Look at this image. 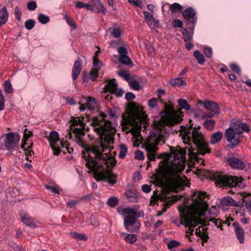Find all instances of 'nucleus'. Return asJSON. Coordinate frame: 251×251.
Masks as SVG:
<instances>
[{"instance_id": "1", "label": "nucleus", "mask_w": 251, "mask_h": 251, "mask_svg": "<svg viewBox=\"0 0 251 251\" xmlns=\"http://www.w3.org/2000/svg\"><path fill=\"white\" fill-rule=\"evenodd\" d=\"M91 125L99 135L100 141L87 149L88 156L85 157L83 163L89 169L88 173L93 172L97 181H103L114 185L117 182V176L107 169L116 164L115 157L109 153L116 130L102 112L92 118Z\"/></svg>"}, {"instance_id": "2", "label": "nucleus", "mask_w": 251, "mask_h": 251, "mask_svg": "<svg viewBox=\"0 0 251 251\" xmlns=\"http://www.w3.org/2000/svg\"><path fill=\"white\" fill-rule=\"evenodd\" d=\"M186 151L185 150L171 149L170 153L159 154L158 158H164L159 165L160 173L166 178V181L174 187H178L181 182V178L178 173L185 168Z\"/></svg>"}, {"instance_id": "3", "label": "nucleus", "mask_w": 251, "mask_h": 251, "mask_svg": "<svg viewBox=\"0 0 251 251\" xmlns=\"http://www.w3.org/2000/svg\"><path fill=\"white\" fill-rule=\"evenodd\" d=\"M200 129V126L197 128L196 127L193 128L192 126H189L180 133L184 143L190 145L192 141L195 145V148L194 149L191 147L188 149V154L190 159L192 161H197L198 162H200V161L198 154L203 155L206 153H209L211 151V150L207 147V144L204 141L203 135Z\"/></svg>"}, {"instance_id": "4", "label": "nucleus", "mask_w": 251, "mask_h": 251, "mask_svg": "<svg viewBox=\"0 0 251 251\" xmlns=\"http://www.w3.org/2000/svg\"><path fill=\"white\" fill-rule=\"evenodd\" d=\"M199 194H195L194 200L199 197ZM206 208L205 203H201L198 201H195L193 204L185 206L182 211L180 224H183L186 227H188L186 232V235L188 236L193 234L194 228L199 224L206 225V223L199 217L203 215Z\"/></svg>"}, {"instance_id": "5", "label": "nucleus", "mask_w": 251, "mask_h": 251, "mask_svg": "<svg viewBox=\"0 0 251 251\" xmlns=\"http://www.w3.org/2000/svg\"><path fill=\"white\" fill-rule=\"evenodd\" d=\"M149 121L148 116L143 111V108L135 104L131 106L129 112L126 115L122 116L121 125L124 130L131 133L134 136H137L140 133L142 125L146 128V124Z\"/></svg>"}, {"instance_id": "6", "label": "nucleus", "mask_w": 251, "mask_h": 251, "mask_svg": "<svg viewBox=\"0 0 251 251\" xmlns=\"http://www.w3.org/2000/svg\"><path fill=\"white\" fill-rule=\"evenodd\" d=\"M164 143V138L160 131L151 132L144 144V148L147 152V156L150 161L155 160L156 151L158 150L157 145Z\"/></svg>"}, {"instance_id": "7", "label": "nucleus", "mask_w": 251, "mask_h": 251, "mask_svg": "<svg viewBox=\"0 0 251 251\" xmlns=\"http://www.w3.org/2000/svg\"><path fill=\"white\" fill-rule=\"evenodd\" d=\"M197 193L199 195L197 199H196V201L201 202V203L203 202L206 204V208L204 211V213L199 217V219H201V218H202L203 219L204 218L205 220H207L208 222H212L218 227H220L221 229H223L222 226L221 225V221L215 218V217L216 216L218 213L217 208L215 206H212L209 209H208V204L207 202L204 200V198L206 195L205 193L199 191L194 192L192 195V203L191 204H193L195 202V200H194V197L195 194Z\"/></svg>"}, {"instance_id": "8", "label": "nucleus", "mask_w": 251, "mask_h": 251, "mask_svg": "<svg viewBox=\"0 0 251 251\" xmlns=\"http://www.w3.org/2000/svg\"><path fill=\"white\" fill-rule=\"evenodd\" d=\"M212 178L216 181L215 184L217 187L226 186L234 187L238 186L240 188L244 187V179L236 176H228L223 175L220 173H214Z\"/></svg>"}, {"instance_id": "9", "label": "nucleus", "mask_w": 251, "mask_h": 251, "mask_svg": "<svg viewBox=\"0 0 251 251\" xmlns=\"http://www.w3.org/2000/svg\"><path fill=\"white\" fill-rule=\"evenodd\" d=\"M161 120L168 126H173L179 124L182 120V114L176 111L171 104L165 103L164 111L161 112Z\"/></svg>"}, {"instance_id": "10", "label": "nucleus", "mask_w": 251, "mask_h": 251, "mask_svg": "<svg viewBox=\"0 0 251 251\" xmlns=\"http://www.w3.org/2000/svg\"><path fill=\"white\" fill-rule=\"evenodd\" d=\"M71 122L72 124L70 126L73 133L71 135V138L75 142L82 144L83 137L84 135L83 129H84L85 124L78 117H73Z\"/></svg>"}, {"instance_id": "11", "label": "nucleus", "mask_w": 251, "mask_h": 251, "mask_svg": "<svg viewBox=\"0 0 251 251\" xmlns=\"http://www.w3.org/2000/svg\"><path fill=\"white\" fill-rule=\"evenodd\" d=\"M5 136L4 145L8 150H16L18 146L21 137L17 132H8L3 134Z\"/></svg>"}, {"instance_id": "12", "label": "nucleus", "mask_w": 251, "mask_h": 251, "mask_svg": "<svg viewBox=\"0 0 251 251\" xmlns=\"http://www.w3.org/2000/svg\"><path fill=\"white\" fill-rule=\"evenodd\" d=\"M50 146L53 151L54 155H58L60 152V147H64L63 142L60 141L59 135L57 131H51L48 137Z\"/></svg>"}, {"instance_id": "13", "label": "nucleus", "mask_w": 251, "mask_h": 251, "mask_svg": "<svg viewBox=\"0 0 251 251\" xmlns=\"http://www.w3.org/2000/svg\"><path fill=\"white\" fill-rule=\"evenodd\" d=\"M32 135V133L30 131L27 130L26 128H25L24 130V136L22 140V143L21 145V148L25 151V154L26 156L25 159L29 161H31V160L29 159L28 155L31 156L32 155L34 154V151L31 150L32 143H31L30 145L28 146L27 148H25V146L26 144H27V140L29 139Z\"/></svg>"}, {"instance_id": "14", "label": "nucleus", "mask_w": 251, "mask_h": 251, "mask_svg": "<svg viewBox=\"0 0 251 251\" xmlns=\"http://www.w3.org/2000/svg\"><path fill=\"white\" fill-rule=\"evenodd\" d=\"M124 226L129 232H136L140 227V224L137 222L135 216L128 215L124 218Z\"/></svg>"}, {"instance_id": "15", "label": "nucleus", "mask_w": 251, "mask_h": 251, "mask_svg": "<svg viewBox=\"0 0 251 251\" xmlns=\"http://www.w3.org/2000/svg\"><path fill=\"white\" fill-rule=\"evenodd\" d=\"M118 83L115 79L109 80L107 82L104 87L105 92H109L111 94H115L117 97H121L124 93V91L117 88Z\"/></svg>"}, {"instance_id": "16", "label": "nucleus", "mask_w": 251, "mask_h": 251, "mask_svg": "<svg viewBox=\"0 0 251 251\" xmlns=\"http://www.w3.org/2000/svg\"><path fill=\"white\" fill-rule=\"evenodd\" d=\"M227 141L231 144L232 148L235 147L240 143L239 136L230 125L229 128L225 132Z\"/></svg>"}, {"instance_id": "17", "label": "nucleus", "mask_w": 251, "mask_h": 251, "mask_svg": "<svg viewBox=\"0 0 251 251\" xmlns=\"http://www.w3.org/2000/svg\"><path fill=\"white\" fill-rule=\"evenodd\" d=\"M230 125L239 137L244 131L248 132L250 131L249 126L246 124L242 123L240 121L232 120Z\"/></svg>"}, {"instance_id": "18", "label": "nucleus", "mask_w": 251, "mask_h": 251, "mask_svg": "<svg viewBox=\"0 0 251 251\" xmlns=\"http://www.w3.org/2000/svg\"><path fill=\"white\" fill-rule=\"evenodd\" d=\"M196 15V12L195 10L192 7L186 8L183 13V15L185 19L190 21L192 23V29L194 28L197 22Z\"/></svg>"}, {"instance_id": "19", "label": "nucleus", "mask_w": 251, "mask_h": 251, "mask_svg": "<svg viewBox=\"0 0 251 251\" xmlns=\"http://www.w3.org/2000/svg\"><path fill=\"white\" fill-rule=\"evenodd\" d=\"M229 165L233 169L238 170H243L245 166V162L235 157H230L227 159Z\"/></svg>"}, {"instance_id": "20", "label": "nucleus", "mask_w": 251, "mask_h": 251, "mask_svg": "<svg viewBox=\"0 0 251 251\" xmlns=\"http://www.w3.org/2000/svg\"><path fill=\"white\" fill-rule=\"evenodd\" d=\"M102 64L96 57H93V67L89 74V77L92 80H95L98 77V73L102 66Z\"/></svg>"}, {"instance_id": "21", "label": "nucleus", "mask_w": 251, "mask_h": 251, "mask_svg": "<svg viewBox=\"0 0 251 251\" xmlns=\"http://www.w3.org/2000/svg\"><path fill=\"white\" fill-rule=\"evenodd\" d=\"M199 103L202 104L205 109L212 111L215 114H217L220 113V107L217 103L213 101L206 100L202 102L200 100Z\"/></svg>"}, {"instance_id": "22", "label": "nucleus", "mask_w": 251, "mask_h": 251, "mask_svg": "<svg viewBox=\"0 0 251 251\" xmlns=\"http://www.w3.org/2000/svg\"><path fill=\"white\" fill-rule=\"evenodd\" d=\"M233 226L234 227V230L236 234V236L238 239L239 242L241 244L243 243L245 240V234L244 229L240 226L239 224L237 222H234L233 224Z\"/></svg>"}, {"instance_id": "23", "label": "nucleus", "mask_w": 251, "mask_h": 251, "mask_svg": "<svg viewBox=\"0 0 251 251\" xmlns=\"http://www.w3.org/2000/svg\"><path fill=\"white\" fill-rule=\"evenodd\" d=\"M82 70L81 61L79 58H77L75 62L74 67L72 70L73 79L75 80L80 74Z\"/></svg>"}, {"instance_id": "24", "label": "nucleus", "mask_w": 251, "mask_h": 251, "mask_svg": "<svg viewBox=\"0 0 251 251\" xmlns=\"http://www.w3.org/2000/svg\"><path fill=\"white\" fill-rule=\"evenodd\" d=\"M79 104H80L79 109L81 111H84L86 108H87L91 111L93 110L96 106V100L95 99L92 98H89L88 99L86 106L81 104L80 103H79Z\"/></svg>"}, {"instance_id": "25", "label": "nucleus", "mask_w": 251, "mask_h": 251, "mask_svg": "<svg viewBox=\"0 0 251 251\" xmlns=\"http://www.w3.org/2000/svg\"><path fill=\"white\" fill-rule=\"evenodd\" d=\"M20 215L22 222L25 225L29 226H35L33 219L25 211L23 210L21 211L20 212Z\"/></svg>"}, {"instance_id": "26", "label": "nucleus", "mask_w": 251, "mask_h": 251, "mask_svg": "<svg viewBox=\"0 0 251 251\" xmlns=\"http://www.w3.org/2000/svg\"><path fill=\"white\" fill-rule=\"evenodd\" d=\"M170 84L173 86H180L185 85L186 84L184 77H177L171 79L169 82Z\"/></svg>"}, {"instance_id": "27", "label": "nucleus", "mask_w": 251, "mask_h": 251, "mask_svg": "<svg viewBox=\"0 0 251 251\" xmlns=\"http://www.w3.org/2000/svg\"><path fill=\"white\" fill-rule=\"evenodd\" d=\"M8 18V14L6 7L0 9V25L5 24Z\"/></svg>"}, {"instance_id": "28", "label": "nucleus", "mask_w": 251, "mask_h": 251, "mask_svg": "<svg viewBox=\"0 0 251 251\" xmlns=\"http://www.w3.org/2000/svg\"><path fill=\"white\" fill-rule=\"evenodd\" d=\"M223 137V133L221 131H217L214 133L211 136L210 143L215 144L221 141Z\"/></svg>"}, {"instance_id": "29", "label": "nucleus", "mask_w": 251, "mask_h": 251, "mask_svg": "<svg viewBox=\"0 0 251 251\" xmlns=\"http://www.w3.org/2000/svg\"><path fill=\"white\" fill-rule=\"evenodd\" d=\"M121 234L125 236L124 240L131 244H133L137 239L136 235L134 234L122 232L121 233Z\"/></svg>"}, {"instance_id": "30", "label": "nucleus", "mask_w": 251, "mask_h": 251, "mask_svg": "<svg viewBox=\"0 0 251 251\" xmlns=\"http://www.w3.org/2000/svg\"><path fill=\"white\" fill-rule=\"evenodd\" d=\"M221 203L225 206H237L234 200L230 197H225L221 200Z\"/></svg>"}, {"instance_id": "31", "label": "nucleus", "mask_w": 251, "mask_h": 251, "mask_svg": "<svg viewBox=\"0 0 251 251\" xmlns=\"http://www.w3.org/2000/svg\"><path fill=\"white\" fill-rule=\"evenodd\" d=\"M178 105L182 108L185 110H189L190 109L191 106L188 104L186 100L182 99H180L177 100Z\"/></svg>"}, {"instance_id": "32", "label": "nucleus", "mask_w": 251, "mask_h": 251, "mask_svg": "<svg viewBox=\"0 0 251 251\" xmlns=\"http://www.w3.org/2000/svg\"><path fill=\"white\" fill-rule=\"evenodd\" d=\"M201 220H203L204 221V222H205L206 223V225H202L201 226L199 227L198 228H196V234L197 236H201V234H202V233H206L207 228L204 226L208 225V221L207 220L204 219L202 218H201Z\"/></svg>"}, {"instance_id": "33", "label": "nucleus", "mask_w": 251, "mask_h": 251, "mask_svg": "<svg viewBox=\"0 0 251 251\" xmlns=\"http://www.w3.org/2000/svg\"><path fill=\"white\" fill-rule=\"evenodd\" d=\"M194 56L200 64H203L204 63V58L203 55L198 50L194 52Z\"/></svg>"}, {"instance_id": "34", "label": "nucleus", "mask_w": 251, "mask_h": 251, "mask_svg": "<svg viewBox=\"0 0 251 251\" xmlns=\"http://www.w3.org/2000/svg\"><path fill=\"white\" fill-rule=\"evenodd\" d=\"M215 125V121L212 119L206 120L203 123V126L208 130H212Z\"/></svg>"}, {"instance_id": "35", "label": "nucleus", "mask_w": 251, "mask_h": 251, "mask_svg": "<svg viewBox=\"0 0 251 251\" xmlns=\"http://www.w3.org/2000/svg\"><path fill=\"white\" fill-rule=\"evenodd\" d=\"M118 75L124 78L126 80L129 81L130 78V75L127 70H121L118 72Z\"/></svg>"}, {"instance_id": "36", "label": "nucleus", "mask_w": 251, "mask_h": 251, "mask_svg": "<svg viewBox=\"0 0 251 251\" xmlns=\"http://www.w3.org/2000/svg\"><path fill=\"white\" fill-rule=\"evenodd\" d=\"M183 7L178 3H174L170 6V9L173 13H177L180 11Z\"/></svg>"}, {"instance_id": "37", "label": "nucleus", "mask_w": 251, "mask_h": 251, "mask_svg": "<svg viewBox=\"0 0 251 251\" xmlns=\"http://www.w3.org/2000/svg\"><path fill=\"white\" fill-rule=\"evenodd\" d=\"M127 147L124 144H121L120 145V152L119 154V158L123 159L124 158L127 153Z\"/></svg>"}, {"instance_id": "38", "label": "nucleus", "mask_w": 251, "mask_h": 251, "mask_svg": "<svg viewBox=\"0 0 251 251\" xmlns=\"http://www.w3.org/2000/svg\"><path fill=\"white\" fill-rule=\"evenodd\" d=\"M72 237L82 241H85L87 239V236L84 234L79 233L76 232L71 233Z\"/></svg>"}, {"instance_id": "39", "label": "nucleus", "mask_w": 251, "mask_h": 251, "mask_svg": "<svg viewBox=\"0 0 251 251\" xmlns=\"http://www.w3.org/2000/svg\"><path fill=\"white\" fill-rule=\"evenodd\" d=\"M4 90L8 93H12L13 92L12 84L9 80H7L4 82Z\"/></svg>"}, {"instance_id": "40", "label": "nucleus", "mask_w": 251, "mask_h": 251, "mask_svg": "<svg viewBox=\"0 0 251 251\" xmlns=\"http://www.w3.org/2000/svg\"><path fill=\"white\" fill-rule=\"evenodd\" d=\"M129 86L134 90H139L140 89L139 83L135 79L129 80L128 81Z\"/></svg>"}, {"instance_id": "41", "label": "nucleus", "mask_w": 251, "mask_h": 251, "mask_svg": "<svg viewBox=\"0 0 251 251\" xmlns=\"http://www.w3.org/2000/svg\"><path fill=\"white\" fill-rule=\"evenodd\" d=\"M108 31H110L111 35L116 38H118L121 37L122 31L119 28H110Z\"/></svg>"}, {"instance_id": "42", "label": "nucleus", "mask_w": 251, "mask_h": 251, "mask_svg": "<svg viewBox=\"0 0 251 251\" xmlns=\"http://www.w3.org/2000/svg\"><path fill=\"white\" fill-rule=\"evenodd\" d=\"M119 61L123 64L129 65L132 64L131 59L127 56V55L124 56H120L119 59Z\"/></svg>"}, {"instance_id": "43", "label": "nucleus", "mask_w": 251, "mask_h": 251, "mask_svg": "<svg viewBox=\"0 0 251 251\" xmlns=\"http://www.w3.org/2000/svg\"><path fill=\"white\" fill-rule=\"evenodd\" d=\"M38 20L41 24H46L49 22L50 19L48 16L43 14H39L38 17Z\"/></svg>"}, {"instance_id": "44", "label": "nucleus", "mask_w": 251, "mask_h": 251, "mask_svg": "<svg viewBox=\"0 0 251 251\" xmlns=\"http://www.w3.org/2000/svg\"><path fill=\"white\" fill-rule=\"evenodd\" d=\"M204 111L198 108L196 109L194 113V116L195 118L198 119L199 120H202L203 117Z\"/></svg>"}, {"instance_id": "45", "label": "nucleus", "mask_w": 251, "mask_h": 251, "mask_svg": "<svg viewBox=\"0 0 251 251\" xmlns=\"http://www.w3.org/2000/svg\"><path fill=\"white\" fill-rule=\"evenodd\" d=\"M118 200L116 197H112L108 199L107 204L111 207H115L118 203Z\"/></svg>"}, {"instance_id": "46", "label": "nucleus", "mask_w": 251, "mask_h": 251, "mask_svg": "<svg viewBox=\"0 0 251 251\" xmlns=\"http://www.w3.org/2000/svg\"><path fill=\"white\" fill-rule=\"evenodd\" d=\"M147 24L151 29H154L158 26V21L154 18L147 21Z\"/></svg>"}, {"instance_id": "47", "label": "nucleus", "mask_w": 251, "mask_h": 251, "mask_svg": "<svg viewBox=\"0 0 251 251\" xmlns=\"http://www.w3.org/2000/svg\"><path fill=\"white\" fill-rule=\"evenodd\" d=\"M182 33L183 35L184 40L186 42L190 41L192 38V33L186 29H183Z\"/></svg>"}, {"instance_id": "48", "label": "nucleus", "mask_w": 251, "mask_h": 251, "mask_svg": "<svg viewBox=\"0 0 251 251\" xmlns=\"http://www.w3.org/2000/svg\"><path fill=\"white\" fill-rule=\"evenodd\" d=\"M149 106L151 108H156L158 105V99L155 98H151L148 101Z\"/></svg>"}, {"instance_id": "49", "label": "nucleus", "mask_w": 251, "mask_h": 251, "mask_svg": "<svg viewBox=\"0 0 251 251\" xmlns=\"http://www.w3.org/2000/svg\"><path fill=\"white\" fill-rule=\"evenodd\" d=\"M35 25V22L33 20H28L25 22V27L28 29L30 30L33 28Z\"/></svg>"}, {"instance_id": "50", "label": "nucleus", "mask_w": 251, "mask_h": 251, "mask_svg": "<svg viewBox=\"0 0 251 251\" xmlns=\"http://www.w3.org/2000/svg\"><path fill=\"white\" fill-rule=\"evenodd\" d=\"M64 19L66 21L67 23L71 27H73V29L76 28V26L74 22L67 15L64 16Z\"/></svg>"}, {"instance_id": "51", "label": "nucleus", "mask_w": 251, "mask_h": 251, "mask_svg": "<svg viewBox=\"0 0 251 251\" xmlns=\"http://www.w3.org/2000/svg\"><path fill=\"white\" fill-rule=\"evenodd\" d=\"M179 245L180 243L178 241L175 240H172L168 243L167 247L168 249H172L174 248L177 247L179 246Z\"/></svg>"}, {"instance_id": "52", "label": "nucleus", "mask_w": 251, "mask_h": 251, "mask_svg": "<svg viewBox=\"0 0 251 251\" xmlns=\"http://www.w3.org/2000/svg\"><path fill=\"white\" fill-rule=\"evenodd\" d=\"M124 213L126 214H131V216H135L137 214V211L133 208H126L123 210Z\"/></svg>"}, {"instance_id": "53", "label": "nucleus", "mask_w": 251, "mask_h": 251, "mask_svg": "<svg viewBox=\"0 0 251 251\" xmlns=\"http://www.w3.org/2000/svg\"><path fill=\"white\" fill-rule=\"evenodd\" d=\"M4 97L1 89H0V111L4 110Z\"/></svg>"}, {"instance_id": "54", "label": "nucleus", "mask_w": 251, "mask_h": 251, "mask_svg": "<svg viewBox=\"0 0 251 251\" xmlns=\"http://www.w3.org/2000/svg\"><path fill=\"white\" fill-rule=\"evenodd\" d=\"M4 97L1 89H0V111L4 110Z\"/></svg>"}, {"instance_id": "55", "label": "nucleus", "mask_w": 251, "mask_h": 251, "mask_svg": "<svg viewBox=\"0 0 251 251\" xmlns=\"http://www.w3.org/2000/svg\"><path fill=\"white\" fill-rule=\"evenodd\" d=\"M37 7V4L35 1H30L27 4V8L30 11L34 10Z\"/></svg>"}, {"instance_id": "56", "label": "nucleus", "mask_w": 251, "mask_h": 251, "mask_svg": "<svg viewBox=\"0 0 251 251\" xmlns=\"http://www.w3.org/2000/svg\"><path fill=\"white\" fill-rule=\"evenodd\" d=\"M135 158L138 160H143L145 158L143 152L139 150L135 152Z\"/></svg>"}, {"instance_id": "57", "label": "nucleus", "mask_w": 251, "mask_h": 251, "mask_svg": "<svg viewBox=\"0 0 251 251\" xmlns=\"http://www.w3.org/2000/svg\"><path fill=\"white\" fill-rule=\"evenodd\" d=\"M204 53L207 58H211L212 56V51L211 49L208 47L204 48Z\"/></svg>"}, {"instance_id": "58", "label": "nucleus", "mask_w": 251, "mask_h": 251, "mask_svg": "<svg viewBox=\"0 0 251 251\" xmlns=\"http://www.w3.org/2000/svg\"><path fill=\"white\" fill-rule=\"evenodd\" d=\"M99 7L97 8V12H101L103 14H106V9L104 7L103 4L101 2L98 3Z\"/></svg>"}, {"instance_id": "59", "label": "nucleus", "mask_w": 251, "mask_h": 251, "mask_svg": "<svg viewBox=\"0 0 251 251\" xmlns=\"http://www.w3.org/2000/svg\"><path fill=\"white\" fill-rule=\"evenodd\" d=\"M118 52L120 54V56H124L127 54L126 49L124 47H120L119 48Z\"/></svg>"}, {"instance_id": "60", "label": "nucleus", "mask_w": 251, "mask_h": 251, "mask_svg": "<svg viewBox=\"0 0 251 251\" xmlns=\"http://www.w3.org/2000/svg\"><path fill=\"white\" fill-rule=\"evenodd\" d=\"M45 187L47 189L50 190L52 193H53L55 194H59V190L54 186L46 185Z\"/></svg>"}, {"instance_id": "61", "label": "nucleus", "mask_w": 251, "mask_h": 251, "mask_svg": "<svg viewBox=\"0 0 251 251\" xmlns=\"http://www.w3.org/2000/svg\"><path fill=\"white\" fill-rule=\"evenodd\" d=\"M14 14L16 19L20 21H21V12L20 9L18 7H16L14 9Z\"/></svg>"}, {"instance_id": "62", "label": "nucleus", "mask_w": 251, "mask_h": 251, "mask_svg": "<svg viewBox=\"0 0 251 251\" xmlns=\"http://www.w3.org/2000/svg\"><path fill=\"white\" fill-rule=\"evenodd\" d=\"M78 200H72L67 202V207L69 208H74L78 203Z\"/></svg>"}, {"instance_id": "63", "label": "nucleus", "mask_w": 251, "mask_h": 251, "mask_svg": "<svg viewBox=\"0 0 251 251\" xmlns=\"http://www.w3.org/2000/svg\"><path fill=\"white\" fill-rule=\"evenodd\" d=\"M172 24L175 27H180L183 25L182 22L178 19L174 20L172 22Z\"/></svg>"}, {"instance_id": "64", "label": "nucleus", "mask_w": 251, "mask_h": 251, "mask_svg": "<svg viewBox=\"0 0 251 251\" xmlns=\"http://www.w3.org/2000/svg\"><path fill=\"white\" fill-rule=\"evenodd\" d=\"M230 68L231 70L237 74H240L241 70L239 67L235 64H231L230 65Z\"/></svg>"}]
</instances>
